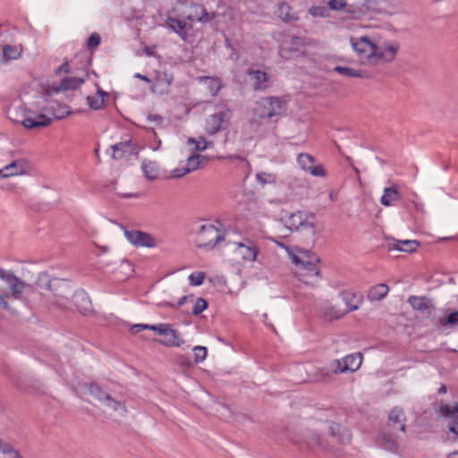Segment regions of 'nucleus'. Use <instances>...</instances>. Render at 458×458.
<instances>
[{
  "mask_svg": "<svg viewBox=\"0 0 458 458\" xmlns=\"http://www.w3.org/2000/svg\"><path fill=\"white\" fill-rule=\"evenodd\" d=\"M408 302L412 309L421 312L425 316H430L432 313V302L425 296H410L408 298Z\"/></svg>",
  "mask_w": 458,
  "mask_h": 458,
  "instance_id": "nucleus-20",
  "label": "nucleus"
},
{
  "mask_svg": "<svg viewBox=\"0 0 458 458\" xmlns=\"http://www.w3.org/2000/svg\"><path fill=\"white\" fill-rule=\"evenodd\" d=\"M205 159L206 157L204 156L193 154L188 157L186 165L182 166V173H179V170H173L172 174L175 178H180L197 170L200 166L201 162Z\"/></svg>",
  "mask_w": 458,
  "mask_h": 458,
  "instance_id": "nucleus-22",
  "label": "nucleus"
},
{
  "mask_svg": "<svg viewBox=\"0 0 458 458\" xmlns=\"http://www.w3.org/2000/svg\"><path fill=\"white\" fill-rule=\"evenodd\" d=\"M22 53L21 46H12L6 44L3 47V55L7 60H16L18 59Z\"/></svg>",
  "mask_w": 458,
  "mask_h": 458,
  "instance_id": "nucleus-40",
  "label": "nucleus"
},
{
  "mask_svg": "<svg viewBox=\"0 0 458 458\" xmlns=\"http://www.w3.org/2000/svg\"><path fill=\"white\" fill-rule=\"evenodd\" d=\"M36 287L42 298L43 305L47 307H65L70 296L72 295V287L69 281L62 278H50L47 273L38 275Z\"/></svg>",
  "mask_w": 458,
  "mask_h": 458,
  "instance_id": "nucleus-1",
  "label": "nucleus"
},
{
  "mask_svg": "<svg viewBox=\"0 0 458 458\" xmlns=\"http://www.w3.org/2000/svg\"><path fill=\"white\" fill-rule=\"evenodd\" d=\"M113 151L112 157L114 159H121L127 155L137 154V149L131 140H125L111 146Z\"/></svg>",
  "mask_w": 458,
  "mask_h": 458,
  "instance_id": "nucleus-21",
  "label": "nucleus"
},
{
  "mask_svg": "<svg viewBox=\"0 0 458 458\" xmlns=\"http://www.w3.org/2000/svg\"><path fill=\"white\" fill-rule=\"evenodd\" d=\"M335 366H333V361L330 362L327 366L323 368H318L315 369L314 373L311 375V378L315 382H329L332 377L339 372H335Z\"/></svg>",
  "mask_w": 458,
  "mask_h": 458,
  "instance_id": "nucleus-25",
  "label": "nucleus"
},
{
  "mask_svg": "<svg viewBox=\"0 0 458 458\" xmlns=\"http://www.w3.org/2000/svg\"><path fill=\"white\" fill-rule=\"evenodd\" d=\"M252 81V88L255 90H264L269 87L270 76L264 71L250 68L246 72Z\"/></svg>",
  "mask_w": 458,
  "mask_h": 458,
  "instance_id": "nucleus-18",
  "label": "nucleus"
},
{
  "mask_svg": "<svg viewBox=\"0 0 458 458\" xmlns=\"http://www.w3.org/2000/svg\"><path fill=\"white\" fill-rule=\"evenodd\" d=\"M207 308H208L207 301L203 298H198L195 302V305L192 308L191 312L193 315L197 316V315H199L200 313H202Z\"/></svg>",
  "mask_w": 458,
  "mask_h": 458,
  "instance_id": "nucleus-49",
  "label": "nucleus"
},
{
  "mask_svg": "<svg viewBox=\"0 0 458 458\" xmlns=\"http://www.w3.org/2000/svg\"><path fill=\"white\" fill-rule=\"evenodd\" d=\"M439 324L442 327H455L458 326V310L453 311L445 317L439 318Z\"/></svg>",
  "mask_w": 458,
  "mask_h": 458,
  "instance_id": "nucleus-42",
  "label": "nucleus"
},
{
  "mask_svg": "<svg viewBox=\"0 0 458 458\" xmlns=\"http://www.w3.org/2000/svg\"><path fill=\"white\" fill-rule=\"evenodd\" d=\"M71 112L68 110L67 107H64V110H62V112H59V114H54L55 117L56 119H62L64 118V116L68 115Z\"/></svg>",
  "mask_w": 458,
  "mask_h": 458,
  "instance_id": "nucleus-56",
  "label": "nucleus"
},
{
  "mask_svg": "<svg viewBox=\"0 0 458 458\" xmlns=\"http://www.w3.org/2000/svg\"><path fill=\"white\" fill-rule=\"evenodd\" d=\"M82 76H74V77H65L61 81L59 87L56 91L60 90H74L79 89L85 81V78L87 77L86 71H83Z\"/></svg>",
  "mask_w": 458,
  "mask_h": 458,
  "instance_id": "nucleus-27",
  "label": "nucleus"
},
{
  "mask_svg": "<svg viewBox=\"0 0 458 458\" xmlns=\"http://www.w3.org/2000/svg\"><path fill=\"white\" fill-rule=\"evenodd\" d=\"M0 458H22L18 450L8 443H0Z\"/></svg>",
  "mask_w": 458,
  "mask_h": 458,
  "instance_id": "nucleus-41",
  "label": "nucleus"
},
{
  "mask_svg": "<svg viewBox=\"0 0 458 458\" xmlns=\"http://www.w3.org/2000/svg\"><path fill=\"white\" fill-rule=\"evenodd\" d=\"M192 298H193V295H184V296H182L178 301V306L184 305L189 299L192 300Z\"/></svg>",
  "mask_w": 458,
  "mask_h": 458,
  "instance_id": "nucleus-57",
  "label": "nucleus"
},
{
  "mask_svg": "<svg viewBox=\"0 0 458 458\" xmlns=\"http://www.w3.org/2000/svg\"><path fill=\"white\" fill-rule=\"evenodd\" d=\"M194 8L195 14H190L188 16V20L198 21L206 23L213 19V16L210 13H208L202 5H196Z\"/></svg>",
  "mask_w": 458,
  "mask_h": 458,
  "instance_id": "nucleus-39",
  "label": "nucleus"
},
{
  "mask_svg": "<svg viewBox=\"0 0 458 458\" xmlns=\"http://www.w3.org/2000/svg\"><path fill=\"white\" fill-rule=\"evenodd\" d=\"M20 123L27 129H36L48 126L51 123V119L45 114L28 111Z\"/></svg>",
  "mask_w": 458,
  "mask_h": 458,
  "instance_id": "nucleus-16",
  "label": "nucleus"
},
{
  "mask_svg": "<svg viewBox=\"0 0 458 458\" xmlns=\"http://www.w3.org/2000/svg\"><path fill=\"white\" fill-rule=\"evenodd\" d=\"M285 101L278 97L262 98L253 108V115L259 119H272L281 116L285 111Z\"/></svg>",
  "mask_w": 458,
  "mask_h": 458,
  "instance_id": "nucleus-4",
  "label": "nucleus"
},
{
  "mask_svg": "<svg viewBox=\"0 0 458 458\" xmlns=\"http://www.w3.org/2000/svg\"><path fill=\"white\" fill-rule=\"evenodd\" d=\"M134 77L138 78V79H140V80H142V81H144L146 82H150L151 81V80L148 76L143 75L141 73H135Z\"/></svg>",
  "mask_w": 458,
  "mask_h": 458,
  "instance_id": "nucleus-58",
  "label": "nucleus"
},
{
  "mask_svg": "<svg viewBox=\"0 0 458 458\" xmlns=\"http://www.w3.org/2000/svg\"><path fill=\"white\" fill-rule=\"evenodd\" d=\"M293 262L300 267L303 272H298L299 276L305 284H313L318 278H320V268L318 267L319 259L314 253L309 250L300 251V255L293 254L292 256Z\"/></svg>",
  "mask_w": 458,
  "mask_h": 458,
  "instance_id": "nucleus-3",
  "label": "nucleus"
},
{
  "mask_svg": "<svg viewBox=\"0 0 458 458\" xmlns=\"http://www.w3.org/2000/svg\"><path fill=\"white\" fill-rule=\"evenodd\" d=\"M89 390L93 396H95L106 406L113 409L115 411H118L121 415H123L126 412L124 403L114 399L108 393L101 389L98 384H90Z\"/></svg>",
  "mask_w": 458,
  "mask_h": 458,
  "instance_id": "nucleus-9",
  "label": "nucleus"
},
{
  "mask_svg": "<svg viewBox=\"0 0 458 458\" xmlns=\"http://www.w3.org/2000/svg\"><path fill=\"white\" fill-rule=\"evenodd\" d=\"M167 27L176 33L182 39L186 40L188 37L187 23L177 18L168 17L166 20Z\"/></svg>",
  "mask_w": 458,
  "mask_h": 458,
  "instance_id": "nucleus-31",
  "label": "nucleus"
},
{
  "mask_svg": "<svg viewBox=\"0 0 458 458\" xmlns=\"http://www.w3.org/2000/svg\"><path fill=\"white\" fill-rule=\"evenodd\" d=\"M328 5L332 10H343L346 6L345 0H330Z\"/></svg>",
  "mask_w": 458,
  "mask_h": 458,
  "instance_id": "nucleus-51",
  "label": "nucleus"
},
{
  "mask_svg": "<svg viewBox=\"0 0 458 458\" xmlns=\"http://www.w3.org/2000/svg\"><path fill=\"white\" fill-rule=\"evenodd\" d=\"M159 343L165 346L179 347L184 344V341L181 338L180 334L170 326L166 333L163 335V338L159 340Z\"/></svg>",
  "mask_w": 458,
  "mask_h": 458,
  "instance_id": "nucleus-30",
  "label": "nucleus"
},
{
  "mask_svg": "<svg viewBox=\"0 0 458 458\" xmlns=\"http://www.w3.org/2000/svg\"><path fill=\"white\" fill-rule=\"evenodd\" d=\"M303 443L306 447L311 451L317 449L325 450L327 448L324 440L316 432H310L306 435L303 438Z\"/></svg>",
  "mask_w": 458,
  "mask_h": 458,
  "instance_id": "nucleus-33",
  "label": "nucleus"
},
{
  "mask_svg": "<svg viewBox=\"0 0 458 458\" xmlns=\"http://www.w3.org/2000/svg\"><path fill=\"white\" fill-rule=\"evenodd\" d=\"M73 302L77 310L81 314H86L91 310V302L84 291H78L72 294Z\"/></svg>",
  "mask_w": 458,
  "mask_h": 458,
  "instance_id": "nucleus-28",
  "label": "nucleus"
},
{
  "mask_svg": "<svg viewBox=\"0 0 458 458\" xmlns=\"http://www.w3.org/2000/svg\"><path fill=\"white\" fill-rule=\"evenodd\" d=\"M265 175H267V174H257L256 178L259 182H261L262 184H265L267 182V180L264 178Z\"/></svg>",
  "mask_w": 458,
  "mask_h": 458,
  "instance_id": "nucleus-60",
  "label": "nucleus"
},
{
  "mask_svg": "<svg viewBox=\"0 0 458 458\" xmlns=\"http://www.w3.org/2000/svg\"><path fill=\"white\" fill-rule=\"evenodd\" d=\"M406 416L402 408L394 407L388 413L386 427L394 432H405Z\"/></svg>",
  "mask_w": 458,
  "mask_h": 458,
  "instance_id": "nucleus-13",
  "label": "nucleus"
},
{
  "mask_svg": "<svg viewBox=\"0 0 458 458\" xmlns=\"http://www.w3.org/2000/svg\"><path fill=\"white\" fill-rule=\"evenodd\" d=\"M234 254L243 261H254L258 256L259 249L257 245L247 240L245 242L235 244Z\"/></svg>",
  "mask_w": 458,
  "mask_h": 458,
  "instance_id": "nucleus-14",
  "label": "nucleus"
},
{
  "mask_svg": "<svg viewBox=\"0 0 458 458\" xmlns=\"http://www.w3.org/2000/svg\"><path fill=\"white\" fill-rule=\"evenodd\" d=\"M289 10H290V6L285 3H283L279 5L280 16L284 14V21H290L292 19V17H290L288 14Z\"/></svg>",
  "mask_w": 458,
  "mask_h": 458,
  "instance_id": "nucleus-52",
  "label": "nucleus"
},
{
  "mask_svg": "<svg viewBox=\"0 0 458 458\" xmlns=\"http://www.w3.org/2000/svg\"><path fill=\"white\" fill-rule=\"evenodd\" d=\"M315 216L302 211H296L284 218V224L292 231L310 230L314 233Z\"/></svg>",
  "mask_w": 458,
  "mask_h": 458,
  "instance_id": "nucleus-8",
  "label": "nucleus"
},
{
  "mask_svg": "<svg viewBox=\"0 0 458 458\" xmlns=\"http://www.w3.org/2000/svg\"><path fill=\"white\" fill-rule=\"evenodd\" d=\"M305 45V40L301 37L291 36L285 38L281 46L282 55L285 54L292 55L293 54L300 55L302 53V48Z\"/></svg>",
  "mask_w": 458,
  "mask_h": 458,
  "instance_id": "nucleus-17",
  "label": "nucleus"
},
{
  "mask_svg": "<svg viewBox=\"0 0 458 458\" xmlns=\"http://www.w3.org/2000/svg\"><path fill=\"white\" fill-rule=\"evenodd\" d=\"M141 169L145 177L150 181L156 180L159 175V167L155 161L143 160Z\"/></svg>",
  "mask_w": 458,
  "mask_h": 458,
  "instance_id": "nucleus-36",
  "label": "nucleus"
},
{
  "mask_svg": "<svg viewBox=\"0 0 458 458\" xmlns=\"http://www.w3.org/2000/svg\"><path fill=\"white\" fill-rule=\"evenodd\" d=\"M98 93L99 94L98 97H102V98L106 95L102 89H98Z\"/></svg>",
  "mask_w": 458,
  "mask_h": 458,
  "instance_id": "nucleus-64",
  "label": "nucleus"
},
{
  "mask_svg": "<svg viewBox=\"0 0 458 458\" xmlns=\"http://www.w3.org/2000/svg\"><path fill=\"white\" fill-rule=\"evenodd\" d=\"M397 432H394L391 430H385L380 433L378 437V445L389 451V452H396L398 450V443H397Z\"/></svg>",
  "mask_w": 458,
  "mask_h": 458,
  "instance_id": "nucleus-23",
  "label": "nucleus"
},
{
  "mask_svg": "<svg viewBox=\"0 0 458 458\" xmlns=\"http://www.w3.org/2000/svg\"><path fill=\"white\" fill-rule=\"evenodd\" d=\"M174 81V76L165 72H158L156 75L152 86V91L159 94H165L169 91V88Z\"/></svg>",
  "mask_w": 458,
  "mask_h": 458,
  "instance_id": "nucleus-19",
  "label": "nucleus"
},
{
  "mask_svg": "<svg viewBox=\"0 0 458 458\" xmlns=\"http://www.w3.org/2000/svg\"><path fill=\"white\" fill-rule=\"evenodd\" d=\"M170 324H157V325H146V324H138L132 327L131 330L135 333L140 332L141 329H149L157 332L158 335H162L166 333V330L170 327Z\"/></svg>",
  "mask_w": 458,
  "mask_h": 458,
  "instance_id": "nucleus-38",
  "label": "nucleus"
},
{
  "mask_svg": "<svg viewBox=\"0 0 458 458\" xmlns=\"http://www.w3.org/2000/svg\"><path fill=\"white\" fill-rule=\"evenodd\" d=\"M61 72H64V73H70L71 72L68 62H64L62 65H60L56 69V71H55L56 74H60Z\"/></svg>",
  "mask_w": 458,
  "mask_h": 458,
  "instance_id": "nucleus-53",
  "label": "nucleus"
},
{
  "mask_svg": "<svg viewBox=\"0 0 458 458\" xmlns=\"http://www.w3.org/2000/svg\"><path fill=\"white\" fill-rule=\"evenodd\" d=\"M87 102L90 108L94 110H98L104 106V98L102 97H88Z\"/></svg>",
  "mask_w": 458,
  "mask_h": 458,
  "instance_id": "nucleus-48",
  "label": "nucleus"
},
{
  "mask_svg": "<svg viewBox=\"0 0 458 458\" xmlns=\"http://www.w3.org/2000/svg\"><path fill=\"white\" fill-rule=\"evenodd\" d=\"M334 71L338 72L339 74L350 77V78H368L369 75L365 71L362 70H355L349 67L344 66H335Z\"/></svg>",
  "mask_w": 458,
  "mask_h": 458,
  "instance_id": "nucleus-37",
  "label": "nucleus"
},
{
  "mask_svg": "<svg viewBox=\"0 0 458 458\" xmlns=\"http://www.w3.org/2000/svg\"><path fill=\"white\" fill-rule=\"evenodd\" d=\"M11 271L4 270L3 268H0V279L5 281L6 276L10 274Z\"/></svg>",
  "mask_w": 458,
  "mask_h": 458,
  "instance_id": "nucleus-59",
  "label": "nucleus"
},
{
  "mask_svg": "<svg viewBox=\"0 0 458 458\" xmlns=\"http://www.w3.org/2000/svg\"><path fill=\"white\" fill-rule=\"evenodd\" d=\"M232 118V110L227 107L218 109L206 120L205 131L208 135H215L225 130Z\"/></svg>",
  "mask_w": 458,
  "mask_h": 458,
  "instance_id": "nucleus-7",
  "label": "nucleus"
},
{
  "mask_svg": "<svg viewBox=\"0 0 458 458\" xmlns=\"http://www.w3.org/2000/svg\"><path fill=\"white\" fill-rule=\"evenodd\" d=\"M124 235L136 247L154 248L157 245L156 239L151 234L140 230H125Z\"/></svg>",
  "mask_w": 458,
  "mask_h": 458,
  "instance_id": "nucleus-11",
  "label": "nucleus"
},
{
  "mask_svg": "<svg viewBox=\"0 0 458 458\" xmlns=\"http://www.w3.org/2000/svg\"><path fill=\"white\" fill-rule=\"evenodd\" d=\"M402 194L397 184H392L384 189V193L381 196L380 203L385 207H390L394 201L401 199Z\"/></svg>",
  "mask_w": 458,
  "mask_h": 458,
  "instance_id": "nucleus-26",
  "label": "nucleus"
},
{
  "mask_svg": "<svg viewBox=\"0 0 458 458\" xmlns=\"http://www.w3.org/2000/svg\"><path fill=\"white\" fill-rule=\"evenodd\" d=\"M208 144L209 143L202 137H200L199 140L194 138H189L188 140V145H194V149L197 151H203L207 149Z\"/></svg>",
  "mask_w": 458,
  "mask_h": 458,
  "instance_id": "nucleus-44",
  "label": "nucleus"
},
{
  "mask_svg": "<svg viewBox=\"0 0 458 458\" xmlns=\"http://www.w3.org/2000/svg\"><path fill=\"white\" fill-rule=\"evenodd\" d=\"M342 298L347 306L345 313L356 310L361 303V295L351 291H344L342 293Z\"/></svg>",
  "mask_w": 458,
  "mask_h": 458,
  "instance_id": "nucleus-32",
  "label": "nucleus"
},
{
  "mask_svg": "<svg viewBox=\"0 0 458 458\" xmlns=\"http://www.w3.org/2000/svg\"><path fill=\"white\" fill-rule=\"evenodd\" d=\"M362 362V355L358 353H352L346 355L342 360H334L333 366L335 369V372L345 373L348 371L354 372L360 367Z\"/></svg>",
  "mask_w": 458,
  "mask_h": 458,
  "instance_id": "nucleus-10",
  "label": "nucleus"
},
{
  "mask_svg": "<svg viewBox=\"0 0 458 458\" xmlns=\"http://www.w3.org/2000/svg\"><path fill=\"white\" fill-rule=\"evenodd\" d=\"M226 158L231 160V161L238 160V161H241V162H245L247 165H249L248 160L244 157L240 156V155H230Z\"/></svg>",
  "mask_w": 458,
  "mask_h": 458,
  "instance_id": "nucleus-55",
  "label": "nucleus"
},
{
  "mask_svg": "<svg viewBox=\"0 0 458 458\" xmlns=\"http://www.w3.org/2000/svg\"><path fill=\"white\" fill-rule=\"evenodd\" d=\"M345 312H342L340 310L335 309L333 306H327L324 309V315L328 318V319H339L341 318Z\"/></svg>",
  "mask_w": 458,
  "mask_h": 458,
  "instance_id": "nucleus-43",
  "label": "nucleus"
},
{
  "mask_svg": "<svg viewBox=\"0 0 458 458\" xmlns=\"http://www.w3.org/2000/svg\"><path fill=\"white\" fill-rule=\"evenodd\" d=\"M9 288L10 293H0V311L1 310H9L10 306L8 303V299L10 297L13 298L14 300H21L22 293L25 290L30 291H36L37 288L34 289V287L31 284H29L22 280H21L18 276H16L12 271L6 276L4 281Z\"/></svg>",
  "mask_w": 458,
  "mask_h": 458,
  "instance_id": "nucleus-5",
  "label": "nucleus"
},
{
  "mask_svg": "<svg viewBox=\"0 0 458 458\" xmlns=\"http://www.w3.org/2000/svg\"><path fill=\"white\" fill-rule=\"evenodd\" d=\"M329 432L331 436L337 439L343 445L349 444L351 441V434L347 429L335 422H331L329 425Z\"/></svg>",
  "mask_w": 458,
  "mask_h": 458,
  "instance_id": "nucleus-29",
  "label": "nucleus"
},
{
  "mask_svg": "<svg viewBox=\"0 0 458 458\" xmlns=\"http://www.w3.org/2000/svg\"><path fill=\"white\" fill-rule=\"evenodd\" d=\"M351 45L360 56L367 58L371 64L391 63L400 49V44L396 41L377 45L367 36L351 38Z\"/></svg>",
  "mask_w": 458,
  "mask_h": 458,
  "instance_id": "nucleus-2",
  "label": "nucleus"
},
{
  "mask_svg": "<svg viewBox=\"0 0 458 458\" xmlns=\"http://www.w3.org/2000/svg\"><path fill=\"white\" fill-rule=\"evenodd\" d=\"M225 235L211 224L202 225L196 232L195 244L199 249H213L224 241Z\"/></svg>",
  "mask_w": 458,
  "mask_h": 458,
  "instance_id": "nucleus-6",
  "label": "nucleus"
},
{
  "mask_svg": "<svg viewBox=\"0 0 458 458\" xmlns=\"http://www.w3.org/2000/svg\"><path fill=\"white\" fill-rule=\"evenodd\" d=\"M148 119L150 120V121H161L162 118L159 116V115H157V114H150L148 116Z\"/></svg>",
  "mask_w": 458,
  "mask_h": 458,
  "instance_id": "nucleus-61",
  "label": "nucleus"
},
{
  "mask_svg": "<svg viewBox=\"0 0 458 458\" xmlns=\"http://www.w3.org/2000/svg\"><path fill=\"white\" fill-rule=\"evenodd\" d=\"M199 81L206 85L211 97H216L224 86L217 77L201 76Z\"/></svg>",
  "mask_w": 458,
  "mask_h": 458,
  "instance_id": "nucleus-34",
  "label": "nucleus"
},
{
  "mask_svg": "<svg viewBox=\"0 0 458 458\" xmlns=\"http://www.w3.org/2000/svg\"><path fill=\"white\" fill-rule=\"evenodd\" d=\"M29 169L30 164L26 159H17L0 169V178H8L11 176L23 174Z\"/></svg>",
  "mask_w": 458,
  "mask_h": 458,
  "instance_id": "nucleus-15",
  "label": "nucleus"
},
{
  "mask_svg": "<svg viewBox=\"0 0 458 458\" xmlns=\"http://www.w3.org/2000/svg\"><path fill=\"white\" fill-rule=\"evenodd\" d=\"M440 412L445 415L451 417L453 420L458 414V404L451 406L449 404H443L440 406Z\"/></svg>",
  "mask_w": 458,
  "mask_h": 458,
  "instance_id": "nucleus-46",
  "label": "nucleus"
},
{
  "mask_svg": "<svg viewBox=\"0 0 458 458\" xmlns=\"http://www.w3.org/2000/svg\"><path fill=\"white\" fill-rule=\"evenodd\" d=\"M297 163L300 167L316 177H325L327 172L322 165H314L315 158L310 154L301 153L297 157Z\"/></svg>",
  "mask_w": 458,
  "mask_h": 458,
  "instance_id": "nucleus-12",
  "label": "nucleus"
},
{
  "mask_svg": "<svg viewBox=\"0 0 458 458\" xmlns=\"http://www.w3.org/2000/svg\"><path fill=\"white\" fill-rule=\"evenodd\" d=\"M100 36L98 33L94 32L88 38L87 47L90 49H94L100 44Z\"/></svg>",
  "mask_w": 458,
  "mask_h": 458,
  "instance_id": "nucleus-50",
  "label": "nucleus"
},
{
  "mask_svg": "<svg viewBox=\"0 0 458 458\" xmlns=\"http://www.w3.org/2000/svg\"><path fill=\"white\" fill-rule=\"evenodd\" d=\"M205 277L206 274L204 272H193L189 276L190 284L194 286L201 285L205 280Z\"/></svg>",
  "mask_w": 458,
  "mask_h": 458,
  "instance_id": "nucleus-45",
  "label": "nucleus"
},
{
  "mask_svg": "<svg viewBox=\"0 0 458 458\" xmlns=\"http://www.w3.org/2000/svg\"><path fill=\"white\" fill-rule=\"evenodd\" d=\"M449 430L458 436V413L453 420V422L451 423V425L449 427Z\"/></svg>",
  "mask_w": 458,
  "mask_h": 458,
  "instance_id": "nucleus-54",
  "label": "nucleus"
},
{
  "mask_svg": "<svg viewBox=\"0 0 458 458\" xmlns=\"http://www.w3.org/2000/svg\"><path fill=\"white\" fill-rule=\"evenodd\" d=\"M193 352H194L195 363H199V362H202L206 359L208 350L204 346H195L193 348Z\"/></svg>",
  "mask_w": 458,
  "mask_h": 458,
  "instance_id": "nucleus-47",
  "label": "nucleus"
},
{
  "mask_svg": "<svg viewBox=\"0 0 458 458\" xmlns=\"http://www.w3.org/2000/svg\"><path fill=\"white\" fill-rule=\"evenodd\" d=\"M420 246L419 242L415 240H392L387 243V249L389 250H398L404 252H413Z\"/></svg>",
  "mask_w": 458,
  "mask_h": 458,
  "instance_id": "nucleus-24",
  "label": "nucleus"
},
{
  "mask_svg": "<svg viewBox=\"0 0 458 458\" xmlns=\"http://www.w3.org/2000/svg\"><path fill=\"white\" fill-rule=\"evenodd\" d=\"M389 292V287L386 284H378L371 287L367 294V297L371 301H381Z\"/></svg>",
  "mask_w": 458,
  "mask_h": 458,
  "instance_id": "nucleus-35",
  "label": "nucleus"
},
{
  "mask_svg": "<svg viewBox=\"0 0 458 458\" xmlns=\"http://www.w3.org/2000/svg\"><path fill=\"white\" fill-rule=\"evenodd\" d=\"M448 458H458V452L451 453V454L448 455Z\"/></svg>",
  "mask_w": 458,
  "mask_h": 458,
  "instance_id": "nucleus-63",
  "label": "nucleus"
},
{
  "mask_svg": "<svg viewBox=\"0 0 458 458\" xmlns=\"http://www.w3.org/2000/svg\"><path fill=\"white\" fill-rule=\"evenodd\" d=\"M439 394H445L446 393V386L445 385H442L440 388L438 389Z\"/></svg>",
  "mask_w": 458,
  "mask_h": 458,
  "instance_id": "nucleus-62",
  "label": "nucleus"
}]
</instances>
